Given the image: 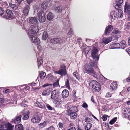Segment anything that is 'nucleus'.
<instances>
[{"instance_id": "nucleus-35", "label": "nucleus", "mask_w": 130, "mask_h": 130, "mask_svg": "<svg viewBox=\"0 0 130 130\" xmlns=\"http://www.w3.org/2000/svg\"><path fill=\"white\" fill-rule=\"evenodd\" d=\"M48 37V34L47 32L46 31H44L42 37V39L43 40H46Z\"/></svg>"}, {"instance_id": "nucleus-26", "label": "nucleus", "mask_w": 130, "mask_h": 130, "mask_svg": "<svg viewBox=\"0 0 130 130\" xmlns=\"http://www.w3.org/2000/svg\"><path fill=\"white\" fill-rule=\"evenodd\" d=\"M117 12L114 11H112L110 13V18L111 19L113 20L117 18Z\"/></svg>"}, {"instance_id": "nucleus-55", "label": "nucleus", "mask_w": 130, "mask_h": 130, "mask_svg": "<svg viewBox=\"0 0 130 130\" xmlns=\"http://www.w3.org/2000/svg\"><path fill=\"white\" fill-rule=\"evenodd\" d=\"M89 49L85 48L83 50L84 52L85 53V54H86L87 55V54L89 52Z\"/></svg>"}, {"instance_id": "nucleus-11", "label": "nucleus", "mask_w": 130, "mask_h": 130, "mask_svg": "<svg viewBox=\"0 0 130 130\" xmlns=\"http://www.w3.org/2000/svg\"><path fill=\"white\" fill-rule=\"evenodd\" d=\"M113 26L109 25L107 26L105 30L104 35L107 36L108 35L113 29Z\"/></svg>"}, {"instance_id": "nucleus-41", "label": "nucleus", "mask_w": 130, "mask_h": 130, "mask_svg": "<svg viewBox=\"0 0 130 130\" xmlns=\"http://www.w3.org/2000/svg\"><path fill=\"white\" fill-rule=\"evenodd\" d=\"M46 74L45 73L42 71L41 72L39 73V76L41 79H43L45 76Z\"/></svg>"}, {"instance_id": "nucleus-40", "label": "nucleus", "mask_w": 130, "mask_h": 130, "mask_svg": "<svg viewBox=\"0 0 130 130\" xmlns=\"http://www.w3.org/2000/svg\"><path fill=\"white\" fill-rule=\"evenodd\" d=\"M92 126V125L90 123H88L85 126V128L86 130H89Z\"/></svg>"}, {"instance_id": "nucleus-19", "label": "nucleus", "mask_w": 130, "mask_h": 130, "mask_svg": "<svg viewBox=\"0 0 130 130\" xmlns=\"http://www.w3.org/2000/svg\"><path fill=\"white\" fill-rule=\"evenodd\" d=\"M55 72L56 74L60 75L61 76H65L67 73L66 70H63L61 69H60L58 71H55Z\"/></svg>"}, {"instance_id": "nucleus-43", "label": "nucleus", "mask_w": 130, "mask_h": 130, "mask_svg": "<svg viewBox=\"0 0 130 130\" xmlns=\"http://www.w3.org/2000/svg\"><path fill=\"white\" fill-rule=\"evenodd\" d=\"M65 86L67 88L69 89L70 88L69 84V81L68 79H66L65 80Z\"/></svg>"}, {"instance_id": "nucleus-60", "label": "nucleus", "mask_w": 130, "mask_h": 130, "mask_svg": "<svg viewBox=\"0 0 130 130\" xmlns=\"http://www.w3.org/2000/svg\"><path fill=\"white\" fill-rule=\"evenodd\" d=\"M106 115H104L102 117V118L103 119V120L104 121H105L107 119V118L106 117Z\"/></svg>"}, {"instance_id": "nucleus-16", "label": "nucleus", "mask_w": 130, "mask_h": 130, "mask_svg": "<svg viewBox=\"0 0 130 130\" xmlns=\"http://www.w3.org/2000/svg\"><path fill=\"white\" fill-rule=\"evenodd\" d=\"M36 55L37 57V63L38 65V68H39L41 65L42 64V58L40 56V53H37Z\"/></svg>"}, {"instance_id": "nucleus-49", "label": "nucleus", "mask_w": 130, "mask_h": 130, "mask_svg": "<svg viewBox=\"0 0 130 130\" xmlns=\"http://www.w3.org/2000/svg\"><path fill=\"white\" fill-rule=\"evenodd\" d=\"M37 49L38 51H42L43 49V47H42L40 44L38 45H37Z\"/></svg>"}, {"instance_id": "nucleus-10", "label": "nucleus", "mask_w": 130, "mask_h": 130, "mask_svg": "<svg viewBox=\"0 0 130 130\" xmlns=\"http://www.w3.org/2000/svg\"><path fill=\"white\" fill-rule=\"evenodd\" d=\"M122 115L123 117L130 119V109L124 110L122 112Z\"/></svg>"}, {"instance_id": "nucleus-39", "label": "nucleus", "mask_w": 130, "mask_h": 130, "mask_svg": "<svg viewBox=\"0 0 130 130\" xmlns=\"http://www.w3.org/2000/svg\"><path fill=\"white\" fill-rule=\"evenodd\" d=\"M69 116H70L71 119H75L77 117V114L76 113H72L68 114Z\"/></svg>"}, {"instance_id": "nucleus-53", "label": "nucleus", "mask_w": 130, "mask_h": 130, "mask_svg": "<svg viewBox=\"0 0 130 130\" xmlns=\"http://www.w3.org/2000/svg\"><path fill=\"white\" fill-rule=\"evenodd\" d=\"M5 10L2 8V7H0V15H2L4 13Z\"/></svg>"}, {"instance_id": "nucleus-56", "label": "nucleus", "mask_w": 130, "mask_h": 130, "mask_svg": "<svg viewBox=\"0 0 130 130\" xmlns=\"http://www.w3.org/2000/svg\"><path fill=\"white\" fill-rule=\"evenodd\" d=\"M46 130H55V128L53 126H51L48 128H46Z\"/></svg>"}, {"instance_id": "nucleus-7", "label": "nucleus", "mask_w": 130, "mask_h": 130, "mask_svg": "<svg viewBox=\"0 0 130 130\" xmlns=\"http://www.w3.org/2000/svg\"><path fill=\"white\" fill-rule=\"evenodd\" d=\"M67 114L76 113L77 111V107L75 106H70L68 107Z\"/></svg>"}, {"instance_id": "nucleus-4", "label": "nucleus", "mask_w": 130, "mask_h": 130, "mask_svg": "<svg viewBox=\"0 0 130 130\" xmlns=\"http://www.w3.org/2000/svg\"><path fill=\"white\" fill-rule=\"evenodd\" d=\"M98 50L96 47H93L91 51V55L93 59L97 61L99 58V55L98 54Z\"/></svg>"}, {"instance_id": "nucleus-62", "label": "nucleus", "mask_w": 130, "mask_h": 130, "mask_svg": "<svg viewBox=\"0 0 130 130\" xmlns=\"http://www.w3.org/2000/svg\"><path fill=\"white\" fill-rule=\"evenodd\" d=\"M111 94L109 92L107 93L106 94V96L107 97H111Z\"/></svg>"}, {"instance_id": "nucleus-9", "label": "nucleus", "mask_w": 130, "mask_h": 130, "mask_svg": "<svg viewBox=\"0 0 130 130\" xmlns=\"http://www.w3.org/2000/svg\"><path fill=\"white\" fill-rule=\"evenodd\" d=\"M41 118L38 116H34L31 119V121L34 123L38 124L41 121Z\"/></svg>"}, {"instance_id": "nucleus-34", "label": "nucleus", "mask_w": 130, "mask_h": 130, "mask_svg": "<svg viewBox=\"0 0 130 130\" xmlns=\"http://www.w3.org/2000/svg\"><path fill=\"white\" fill-rule=\"evenodd\" d=\"M50 93V90L49 89H47L45 90L42 92V95L44 96H47Z\"/></svg>"}, {"instance_id": "nucleus-28", "label": "nucleus", "mask_w": 130, "mask_h": 130, "mask_svg": "<svg viewBox=\"0 0 130 130\" xmlns=\"http://www.w3.org/2000/svg\"><path fill=\"white\" fill-rule=\"evenodd\" d=\"M55 15L53 13L50 12L47 14V18L48 20H51L54 17Z\"/></svg>"}, {"instance_id": "nucleus-22", "label": "nucleus", "mask_w": 130, "mask_h": 130, "mask_svg": "<svg viewBox=\"0 0 130 130\" xmlns=\"http://www.w3.org/2000/svg\"><path fill=\"white\" fill-rule=\"evenodd\" d=\"M124 12L127 14H130V6L128 4H126L124 6Z\"/></svg>"}, {"instance_id": "nucleus-15", "label": "nucleus", "mask_w": 130, "mask_h": 130, "mask_svg": "<svg viewBox=\"0 0 130 130\" xmlns=\"http://www.w3.org/2000/svg\"><path fill=\"white\" fill-rule=\"evenodd\" d=\"M45 103V102L43 101H42L40 102L37 101L34 104L36 106L41 108H44L45 107L44 105Z\"/></svg>"}, {"instance_id": "nucleus-29", "label": "nucleus", "mask_w": 130, "mask_h": 130, "mask_svg": "<svg viewBox=\"0 0 130 130\" xmlns=\"http://www.w3.org/2000/svg\"><path fill=\"white\" fill-rule=\"evenodd\" d=\"M5 126L7 130H13L14 126L12 125L11 124L9 123L6 124Z\"/></svg>"}, {"instance_id": "nucleus-57", "label": "nucleus", "mask_w": 130, "mask_h": 130, "mask_svg": "<svg viewBox=\"0 0 130 130\" xmlns=\"http://www.w3.org/2000/svg\"><path fill=\"white\" fill-rule=\"evenodd\" d=\"M29 116L27 115H25L23 117V119L24 120H26L28 119Z\"/></svg>"}, {"instance_id": "nucleus-25", "label": "nucleus", "mask_w": 130, "mask_h": 130, "mask_svg": "<svg viewBox=\"0 0 130 130\" xmlns=\"http://www.w3.org/2000/svg\"><path fill=\"white\" fill-rule=\"evenodd\" d=\"M121 45L120 44L117 43H115L110 45V47L112 49L119 48L120 47Z\"/></svg>"}, {"instance_id": "nucleus-59", "label": "nucleus", "mask_w": 130, "mask_h": 130, "mask_svg": "<svg viewBox=\"0 0 130 130\" xmlns=\"http://www.w3.org/2000/svg\"><path fill=\"white\" fill-rule=\"evenodd\" d=\"M85 121L86 122H89L91 121V120L89 118L87 117L85 119Z\"/></svg>"}, {"instance_id": "nucleus-44", "label": "nucleus", "mask_w": 130, "mask_h": 130, "mask_svg": "<svg viewBox=\"0 0 130 130\" xmlns=\"http://www.w3.org/2000/svg\"><path fill=\"white\" fill-rule=\"evenodd\" d=\"M73 75L77 79L79 80L80 79V77L78 75V73L77 71L74 72L73 73Z\"/></svg>"}, {"instance_id": "nucleus-51", "label": "nucleus", "mask_w": 130, "mask_h": 130, "mask_svg": "<svg viewBox=\"0 0 130 130\" xmlns=\"http://www.w3.org/2000/svg\"><path fill=\"white\" fill-rule=\"evenodd\" d=\"M4 124L2 122H0V130H4L3 128H4Z\"/></svg>"}, {"instance_id": "nucleus-48", "label": "nucleus", "mask_w": 130, "mask_h": 130, "mask_svg": "<svg viewBox=\"0 0 130 130\" xmlns=\"http://www.w3.org/2000/svg\"><path fill=\"white\" fill-rule=\"evenodd\" d=\"M73 33V31L72 28H70L69 31L68 33V35L70 36L69 37L71 36V35Z\"/></svg>"}, {"instance_id": "nucleus-14", "label": "nucleus", "mask_w": 130, "mask_h": 130, "mask_svg": "<svg viewBox=\"0 0 130 130\" xmlns=\"http://www.w3.org/2000/svg\"><path fill=\"white\" fill-rule=\"evenodd\" d=\"M30 9V8L28 5H26L22 11L23 14V15L26 17L28 15Z\"/></svg>"}, {"instance_id": "nucleus-1", "label": "nucleus", "mask_w": 130, "mask_h": 130, "mask_svg": "<svg viewBox=\"0 0 130 130\" xmlns=\"http://www.w3.org/2000/svg\"><path fill=\"white\" fill-rule=\"evenodd\" d=\"M38 28L37 27H34L32 26L28 31V34L29 36L30 39L32 43L36 45H38L40 43V40L38 38L35 36L38 31Z\"/></svg>"}, {"instance_id": "nucleus-21", "label": "nucleus", "mask_w": 130, "mask_h": 130, "mask_svg": "<svg viewBox=\"0 0 130 130\" xmlns=\"http://www.w3.org/2000/svg\"><path fill=\"white\" fill-rule=\"evenodd\" d=\"M117 83L116 82H112L110 85V90L114 91L117 88Z\"/></svg>"}, {"instance_id": "nucleus-8", "label": "nucleus", "mask_w": 130, "mask_h": 130, "mask_svg": "<svg viewBox=\"0 0 130 130\" xmlns=\"http://www.w3.org/2000/svg\"><path fill=\"white\" fill-rule=\"evenodd\" d=\"M50 42L53 45L56 44H61L63 43L62 40L58 38H52L50 40Z\"/></svg>"}, {"instance_id": "nucleus-46", "label": "nucleus", "mask_w": 130, "mask_h": 130, "mask_svg": "<svg viewBox=\"0 0 130 130\" xmlns=\"http://www.w3.org/2000/svg\"><path fill=\"white\" fill-rule=\"evenodd\" d=\"M3 9L5 10V11L6 10L5 9L8 8V6L7 4L6 3H4L2 4V6Z\"/></svg>"}, {"instance_id": "nucleus-12", "label": "nucleus", "mask_w": 130, "mask_h": 130, "mask_svg": "<svg viewBox=\"0 0 130 130\" xmlns=\"http://www.w3.org/2000/svg\"><path fill=\"white\" fill-rule=\"evenodd\" d=\"M63 25L64 28L66 29H67L69 28L70 27V20L68 18H67L64 19Z\"/></svg>"}, {"instance_id": "nucleus-30", "label": "nucleus", "mask_w": 130, "mask_h": 130, "mask_svg": "<svg viewBox=\"0 0 130 130\" xmlns=\"http://www.w3.org/2000/svg\"><path fill=\"white\" fill-rule=\"evenodd\" d=\"M23 127L21 124H20L18 125H16L15 127V130H23Z\"/></svg>"}, {"instance_id": "nucleus-38", "label": "nucleus", "mask_w": 130, "mask_h": 130, "mask_svg": "<svg viewBox=\"0 0 130 130\" xmlns=\"http://www.w3.org/2000/svg\"><path fill=\"white\" fill-rule=\"evenodd\" d=\"M9 5L13 10H16L18 8V5H16L15 4H13L12 3H9Z\"/></svg>"}, {"instance_id": "nucleus-31", "label": "nucleus", "mask_w": 130, "mask_h": 130, "mask_svg": "<svg viewBox=\"0 0 130 130\" xmlns=\"http://www.w3.org/2000/svg\"><path fill=\"white\" fill-rule=\"evenodd\" d=\"M49 4L48 2H45L42 3L41 7L44 9H46L49 6Z\"/></svg>"}, {"instance_id": "nucleus-17", "label": "nucleus", "mask_w": 130, "mask_h": 130, "mask_svg": "<svg viewBox=\"0 0 130 130\" xmlns=\"http://www.w3.org/2000/svg\"><path fill=\"white\" fill-rule=\"evenodd\" d=\"M123 2V0H116L115 3L113 4V5L116 9H117Z\"/></svg>"}, {"instance_id": "nucleus-2", "label": "nucleus", "mask_w": 130, "mask_h": 130, "mask_svg": "<svg viewBox=\"0 0 130 130\" xmlns=\"http://www.w3.org/2000/svg\"><path fill=\"white\" fill-rule=\"evenodd\" d=\"M89 86L91 87L93 91L98 92L101 90V86L97 81L93 80L91 81L89 83Z\"/></svg>"}, {"instance_id": "nucleus-37", "label": "nucleus", "mask_w": 130, "mask_h": 130, "mask_svg": "<svg viewBox=\"0 0 130 130\" xmlns=\"http://www.w3.org/2000/svg\"><path fill=\"white\" fill-rule=\"evenodd\" d=\"M54 99V100L53 101V103L57 105H59L61 103V101L60 99L57 98Z\"/></svg>"}, {"instance_id": "nucleus-27", "label": "nucleus", "mask_w": 130, "mask_h": 130, "mask_svg": "<svg viewBox=\"0 0 130 130\" xmlns=\"http://www.w3.org/2000/svg\"><path fill=\"white\" fill-rule=\"evenodd\" d=\"M117 14V18H122L123 15V11L122 10L120 9H118Z\"/></svg>"}, {"instance_id": "nucleus-3", "label": "nucleus", "mask_w": 130, "mask_h": 130, "mask_svg": "<svg viewBox=\"0 0 130 130\" xmlns=\"http://www.w3.org/2000/svg\"><path fill=\"white\" fill-rule=\"evenodd\" d=\"M84 69L88 73L95 77H98L94 72L93 68L91 67L89 64H86L85 66Z\"/></svg>"}, {"instance_id": "nucleus-18", "label": "nucleus", "mask_w": 130, "mask_h": 130, "mask_svg": "<svg viewBox=\"0 0 130 130\" xmlns=\"http://www.w3.org/2000/svg\"><path fill=\"white\" fill-rule=\"evenodd\" d=\"M111 41V39L110 37H109L106 38H103L102 39L101 43L104 45H106Z\"/></svg>"}, {"instance_id": "nucleus-50", "label": "nucleus", "mask_w": 130, "mask_h": 130, "mask_svg": "<svg viewBox=\"0 0 130 130\" xmlns=\"http://www.w3.org/2000/svg\"><path fill=\"white\" fill-rule=\"evenodd\" d=\"M46 107L48 109L50 110H52L53 109V108L48 104H47L46 105Z\"/></svg>"}, {"instance_id": "nucleus-64", "label": "nucleus", "mask_w": 130, "mask_h": 130, "mask_svg": "<svg viewBox=\"0 0 130 130\" xmlns=\"http://www.w3.org/2000/svg\"><path fill=\"white\" fill-rule=\"evenodd\" d=\"M125 51L129 55H130V48H127Z\"/></svg>"}, {"instance_id": "nucleus-6", "label": "nucleus", "mask_w": 130, "mask_h": 130, "mask_svg": "<svg viewBox=\"0 0 130 130\" xmlns=\"http://www.w3.org/2000/svg\"><path fill=\"white\" fill-rule=\"evenodd\" d=\"M29 23L30 24H32L34 25L31 26L29 29L31 27V26H33L34 27H38V21L37 18L34 17H30L29 18Z\"/></svg>"}, {"instance_id": "nucleus-32", "label": "nucleus", "mask_w": 130, "mask_h": 130, "mask_svg": "<svg viewBox=\"0 0 130 130\" xmlns=\"http://www.w3.org/2000/svg\"><path fill=\"white\" fill-rule=\"evenodd\" d=\"M120 37L119 35L115 34L112 37H110L111 39V41H117L118 38Z\"/></svg>"}, {"instance_id": "nucleus-63", "label": "nucleus", "mask_w": 130, "mask_h": 130, "mask_svg": "<svg viewBox=\"0 0 130 130\" xmlns=\"http://www.w3.org/2000/svg\"><path fill=\"white\" fill-rule=\"evenodd\" d=\"M4 101V99L2 98H0V105L2 104Z\"/></svg>"}, {"instance_id": "nucleus-33", "label": "nucleus", "mask_w": 130, "mask_h": 130, "mask_svg": "<svg viewBox=\"0 0 130 130\" xmlns=\"http://www.w3.org/2000/svg\"><path fill=\"white\" fill-rule=\"evenodd\" d=\"M121 48L124 49L126 47V44L125 41L124 40H122L120 42Z\"/></svg>"}, {"instance_id": "nucleus-54", "label": "nucleus", "mask_w": 130, "mask_h": 130, "mask_svg": "<svg viewBox=\"0 0 130 130\" xmlns=\"http://www.w3.org/2000/svg\"><path fill=\"white\" fill-rule=\"evenodd\" d=\"M82 106L84 108H86L88 107L87 104L85 102L82 105Z\"/></svg>"}, {"instance_id": "nucleus-52", "label": "nucleus", "mask_w": 130, "mask_h": 130, "mask_svg": "<svg viewBox=\"0 0 130 130\" xmlns=\"http://www.w3.org/2000/svg\"><path fill=\"white\" fill-rule=\"evenodd\" d=\"M60 68H61L60 69H61L63 70H66V67L65 65L64 64L61 65L60 66Z\"/></svg>"}, {"instance_id": "nucleus-13", "label": "nucleus", "mask_w": 130, "mask_h": 130, "mask_svg": "<svg viewBox=\"0 0 130 130\" xmlns=\"http://www.w3.org/2000/svg\"><path fill=\"white\" fill-rule=\"evenodd\" d=\"M59 92L56 90L53 91L51 93V98L53 99L58 98L59 95Z\"/></svg>"}, {"instance_id": "nucleus-20", "label": "nucleus", "mask_w": 130, "mask_h": 130, "mask_svg": "<svg viewBox=\"0 0 130 130\" xmlns=\"http://www.w3.org/2000/svg\"><path fill=\"white\" fill-rule=\"evenodd\" d=\"M22 117L21 115L17 116L13 120V122L15 124L20 123L21 121Z\"/></svg>"}, {"instance_id": "nucleus-24", "label": "nucleus", "mask_w": 130, "mask_h": 130, "mask_svg": "<svg viewBox=\"0 0 130 130\" xmlns=\"http://www.w3.org/2000/svg\"><path fill=\"white\" fill-rule=\"evenodd\" d=\"M55 10L56 12L58 13H61L62 11L64 10L62 7L60 6H56L55 8Z\"/></svg>"}, {"instance_id": "nucleus-36", "label": "nucleus", "mask_w": 130, "mask_h": 130, "mask_svg": "<svg viewBox=\"0 0 130 130\" xmlns=\"http://www.w3.org/2000/svg\"><path fill=\"white\" fill-rule=\"evenodd\" d=\"M5 11L7 14L10 17H11L13 16V13L11 10L9 9H6Z\"/></svg>"}, {"instance_id": "nucleus-23", "label": "nucleus", "mask_w": 130, "mask_h": 130, "mask_svg": "<svg viewBox=\"0 0 130 130\" xmlns=\"http://www.w3.org/2000/svg\"><path fill=\"white\" fill-rule=\"evenodd\" d=\"M69 94L68 91L67 90L64 89L62 93V97L63 98H65L68 96Z\"/></svg>"}, {"instance_id": "nucleus-47", "label": "nucleus", "mask_w": 130, "mask_h": 130, "mask_svg": "<svg viewBox=\"0 0 130 130\" xmlns=\"http://www.w3.org/2000/svg\"><path fill=\"white\" fill-rule=\"evenodd\" d=\"M40 127L41 128H43L46 125V122H44L43 123H41L39 124Z\"/></svg>"}, {"instance_id": "nucleus-5", "label": "nucleus", "mask_w": 130, "mask_h": 130, "mask_svg": "<svg viewBox=\"0 0 130 130\" xmlns=\"http://www.w3.org/2000/svg\"><path fill=\"white\" fill-rule=\"evenodd\" d=\"M39 20L40 22H43L45 21L46 20V17L45 13L42 11H40L38 13Z\"/></svg>"}, {"instance_id": "nucleus-42", "label": "nucleus", "mask_w": 130, "mask_h": 130, "mask_svg": "<svg viewBox=\"0 0 130 130\" xmlns=\"http://www.w3.org/2000/svg\"><path fill=\"white\" fill-rule=\"evenodd\" d=\"M88 64H89L90 66L92 68L93 67H96V68L97 67V66L95 64V62L94 61L92 60Z\"/></svg>"}, {"instance_id": "nucleus-45", "label": "nucleus", "mask_w": 130, "mask_h": 130, "mask_svg": "<svg viewBox=\"0 0 130 130\" xmlns=\"http://www.w3.org/2000/svg\"><path fill=\"white\" fill-rule=\"evenodd\" d=\"M117 117H116L111 120L109 122L110 124H114L117 119Z\"/></svg>"}, {"instance_id": "nucleus-61", "label": "nucleus", "mask_w": 130, "mask_h": 130, "mask_svg": "<svg viewBox=\"0 0 130 130\" xmlns=\"http://www.w3.org/2000/svg\"><path fill=\"white\" fill-rule=\"evenodd\" d=\"M112 33H115L116 34L119 32V31L117 29H115L114 30L112 31Z\"/></svg>"}, {"instance_id": "nucleus-58", "label": "nucleus", "mask_w": 130, "mask_h": 130, "mask_svg": "<svg viewBox=\"0 0 130 130\" xmlns=\"http://www.w3.org/2000/svg\"><path fill=\"white\" fill-rule=\"evenodd\" d=\"M58 85H59L58 82H57L54 83L53 84V86L54 87H56Z\"/></svg>"}]
</instances>
